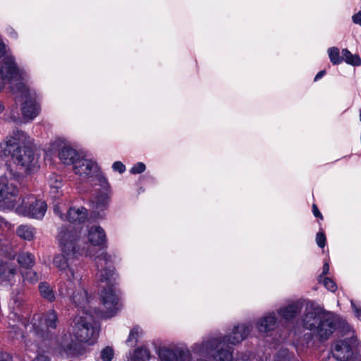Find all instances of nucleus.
<instances>
[{
    "mask_svg": "<svg viewBox=\"0 0 361 361\" xmlns=\"http://www.w3.org/2000/svg\"><path fill=\"white\" fill-rule=\"evenodd\" d=\"M80 231L73 226L61 227L58 238L61 246V253L54 257L53 264L61 271L70 274L73 262L83 254L85 256H92V250L88 248L85 251L81 247L80 241Z\"/></svg>",
    "mask_w": 361,
    "mask_h": 361,
    "instance_id": "obj_1",
    "label": "nucleus"
},
{
    "mask_svg": "<svg viewBox=\"0 0 361 361\" xmlns=\"http://www.w3.org/2000/svg\"><path fill=\"white\" fill-rule=\"evenodd\" d=\"M33 140L23 130L13 129L0 143L1 152L11 156L20 169L28 171L34 165L35 157L31 145Z\"/></svg>",
    "mask_w": 361,
    "mask_h": 361,
    "instance_id": "obj_2",
    "label": "nucleus"
},
{
    "mask_svg": "<svg viewBox=\"0 0 361 361\" xmlns=\"http://www.w3.org/2000/svg\"><path fill=\"white\" fill-rule=\"evenodd\" d=\"M95 265L98 269L97 280L99 283H104L101 284L104 288L101 293L102 301L106 309V316L112 317L118 310V297L113 290L116 274L109 257L104 252L96 257Z\"/></svg>",
    "mask_w": 361,
    "mask_h": 361,
    "instance_id": "obj_3",
    "label": "nucleus"
},
{
    "mask_svg": "<svg viewBox=\"0 0 361 361\" xmlns=\"http://www.w3.org/2000/svg\"><path fill=\"white\" fill-rule=\"evenodd\" d=\"M58 324V316L54 310H50L43 315L35 314L32 322L25 325L29 332L25 339V345L27 350H35L38 342L51 339L53 336L52 330H55Z\"/></svg>",
    "mask_w": 361,
    "mask_h": 361,
    "instance_id": "obj_4",
    "label": "nucleus"
},
{
    "mask_svg": "<svg viewBox=\"0 0 361 361\" xmlns=\"http://www.w3.org/2000/svg\"><path fill=\"white\" fill-rule=\"evenodd\" d=\"M302 326L312 331L320 341H326L336 329V319L332 315L312 307H307L302 316Z\"/></svg>",
    "mask_w": 361,
    "mask_h": 361,
    "instance_id": "obj_5",
    "label": "nucleus"
},
{
    "mask_svg": "<svg viewBox=\"0 0 361 361\" xmlns=\"http://www.w3.org/2000/svg\"><path fill=\"white\" fill-rule=\"evenodd\" d=\"M78 308V313L73 318L71 324L73 334L78 342L92 343V341L98 336V328L93 316L87 312L86 307Z\"/></svg>",
    "mask_w": 361,
    "mask_h": 361,
    "instance_id": "obj_6",
    "label": "nucleus"
},
{
    "mask_svg": "<svg viewBox=\"0 0 361 361\" xmlns=\"http://www.w3.org/2000/svg\"><path fill=\"white\" fill-rule=\"evenodd\" d=\"M59 294L63 297H69L72 302L78 307H85L88 303L87 293L80 286V276L71 269L70 274L66 273L65 280L58 283Z\"/></svg>",
    "mask_w": 361,
    "mask_h": 361,
    "instance_id": "obj_7",
    "label": "nucleus"
},
{
    "mask_svg": "<svg viewBox=\"0 0 361 361\" xmlns=\"http://www.w3.org/2000/svg\"><path fill=\"white\" fill-rule=\"evenodd\" d=\"M1 76L11 84V90L13 92L27 96L28 88L20 80L21 75L13 56H6L1 63L0 68Z\"/></svg>",
    "mask_w": 361,
    "mask_h": 361,
    "instance_id": "obj_8",
    "label": "nucleus"
},
{
    "mask_svg": "<svg viewBox=\"0 0 361 361\" xmlns=\"http://www.w3.org/2000/svg\"><path fill=\"white\" fill-rule=\"evenodd\" d=\"M23 306L22 298L17 297L13 298L9 305L10 312L8 315L9 332L16 338H24L23 334L20 332L19 324L25 327L27 324L22 321Z\"/></svg>",
    "mask_w": 361,
    "mask_h": 361,
    "instance_id": "obj_9",
    "label": "nucleus"
},
{
    "mask_svg": "<svg viewBox=\"0 0 361 361\" xmlns=\"http://www.w3.org/2000/svg\"><path fill=\"white\" fill-rule=\"evenodd\" d=\"M47 209V205L44 201L38 200L35 197H30L23 201L22 204L16 208L18 214L34 218L37 219H42Z\"/></svg>",
    "mask_w": 361,
    "mask_h": 361,
    "instance_id": "obj_10",
    "label": "nucleus"
},
{
    "mask_svg": "<svg viewBox=\"0 0 361 361\" xmlns=\"http://www.w3.org/2000/svg\"><path fill=\"white\" fill-rule=\"evenodd\" d=\"M88 239L91 245L87 243H83L84 246L82 247L85 248V251H86L88 248L92 250V257L95 256L94 259L97 256L101 255L102 252H105L109 257L110 260H111V257L102 249H96L95 246H99L103 245L106 242V234L104 229L99 226H93L88 231ZM112 262V261H111Z\"/></svg>",
    "mask_w": 361,
    "mask_h": 361,
    "instance_id": "obj_11",
    "label": "nucleus"
},
{
    "mask_svg": "<svg viewBox=\"0 0 361 361\" xmlns=\"http://www.w3.org/2000/svg\"><path fill=\"white\" fill-rule=\"evenodd\" d=\"M18 189L6 178H0V209H9L14 207L15 198Z\"/></svg>",
    "mask_w": 361,
    "mask_h": 361,
    "instance_id": "obj_12",
    "label": "nucleus"
},
{
    "mask_svg": "<svg viewBox=\"0 0 361 361\" xmlns=\"http://www.w3.org/2000/svg\"><path fill=\"white\" fill-rule=\"evenodd\" d=\"M56 350L61 356H76L79 353V344L73 340L71 334H63L57 340Z\"/></svg>",
    "mask_w": 361,
    "mask_h": 361,
    "instance_id": "obj_13",
    "label": "nucleus"
},
{
    "mask_svg": "<svg viewBox=\"0 0 361 361\" xmlns=\"http://www.w3.org/2000/svg\"><path fill=\"white\" fill-rule=\"evenodd\" d=\"M94 176H97V181L102 191L93 198L92 204L97 210L103 211L109 204L110 185L107 179L99 173V171Z\"/></svg>",
    "mask_w": 361,
    "mask_h": 361,
    "instance_id": "obj_14",
    "label": "nucleus"
},
{
    "mask_svg": "<svg viewBox=\"0 0 361 361\" xmlns=\"http://www.w3.org/2000/svg\"><path fill=\"white\" fill-rule=\"evenodd\" d=\"M158 355L160 361H188L190 358L188 349L161 347L159 349Z\"/></svg>",
    "mask_w": 361,
    "mask_h": 361,
    "instance_id": "obj_15",
    "label": "nucleus"
},
{
    "mask_svg": "<svg viewBox=\"0 0 361 361\" xmlns=\"http://www.w3.org/2000/svg\"><path fill=\"white\" fill-rule=\"evenodd\" d=\"M73 165L74 172L81 177L93 176L99 171L97 164L92 159L79 157Z\"/></svg>",
    "mask_w": 361,
    "mask_h": 361,
    "instance_id": "obj_16",
    "label": "nucleus"
},
{
    "mask_svg": "<svg viewBox=\"0 0 361 361\" xmlns=\"http://www.w3.org/2000/svg\"><path fill=\"white\" fill-rule=\"evenodd\" d=\"M54 145L59 147L58 157L64 164H73L75 161L80 157L75 149L63 143L61 140H56L54 144Z\"/></svg>",
    "mask_w": 361,
    "mask_h": 361,
    "instance_id": "obj_17",
    "label": "nucleus"
},
{
    "mask_svg": "<svg viewBox=\"0 0 361 361\" xmlns=\"http://www.w3.org/2000/svg\"><path fill=\"white\" fill-rule=\"evenodd\" d=\"M21 96L27 98L21 107L23 118L25 122L32 121L39 114L40 108L37 102L31 98L29 90L27 96L22 94Z\"/></svg>",
    "mask_w": 361,
    "mask_h": 361,
    "instance_id": "obj_18",
    "label": "nucleus"
},
{
    "mask_svg": "<svg viewBox=\"0 0 361 361\" xmlns=\"http://www.w3.org/2000/svg\"><path fill=\"white\" fill-rule=\"evenodd\" d=\"M331 352L334 357L340 361L348 360L353 355L350 344L345 340L336 342Z\"/></svg>",
    "mask_w": 361,
    "mask_h": 361,
    "instance_id": "obj_19",
    "label": "nucleus"
},
{
    "mask_svg": "<svg viewBox=\"0 0 361 361\" xmlns=\"http://www.w3.org/2000/svg\"><path fill=\"white\" fill-rule=\"evenodd\" d=\"M302 303L295 302L278 310V314L286 321L293 319L302 310Z\"/></svg>",
    "mask_w": 361,
    "mask_h": 361,
    "instance_id": "obj_20",
    "label": "nucleus"
},
{
    "mask_svg": "<svg viewBox=\"0 0 361 361\" xmlns=\"http://www.w3.org/2000/svg\"><path fill=\"white\" fill-rule=\"evenodd\" d=\"M87 211L85 207H71L68 210L65 220L71 223H82L87 219Z\"/></svg>",
    "mask_w": 361,
    "mask_h": 361,
    "instance_id": "obj_21",
    "label": "nucleus"
},
{
    "mask_svg": "<svg viewBox=\"0 0 361 361\" xmlns=\"http://www.w3.org/2000/svg\"><path fill=\"white\" fill-rule=\"evenodd\" d=\"M276 326V317L274 312L262 317L257 323V328L261 332L273 331Z\"/></svg>",
    "mask_w": 361,
    "mask_h": 361,
    "instance_id": "obj_22",
    "label": "nucleus"
},
{
    "mask_svg": "<svg viewBox=\"0 0 361 361\" xmlns=\"http://www.w3.org/2000/svg\"><path fill=\"white\" fill-rule=\"evenodd\" d=\"M18 271L17 267L11 262L0 264V279L2 281L11 282Z\"/></svg>",
    "mask_w": 361,
    "mask_h": 361,
    "instance_id": "obj_23",
    "label": "nucleus"
},
{
    "mask_svg": "<svg viewBox=\"0 0 361 361\" xmlns=\"http://www.w3.org/2000/svg\"><path fill=\"white\" fill-rule=\"evenodd\" d=\"M16 260L23 269H30L35 264V257L30 252H19L16 255Z\"/></svg>",
    "mask_w": 361,
    "mask_h": 361,
    "instance_id": "obj_24",
    "label": "nucleus"
},
{
    "mask_svg": "<svg viewBox=\"0 0 361 361\" xmlns=\"http://www.w3.org/2000/svg\"><path fill=\"white\" fill-rule=\"evenodd\" d=\"M38 289L40 295L49 302H54L56 299L55 292L52 287L47 282H41L39 284Z\"/></svg>",
    "mask_w": 361,
    "mask_h": 361,
    "instance_id": "obj_25",
    "label": "nucleus"
},
{
    "mask_svg": "<svg viewBox=\"0 0 361 361\" xmlns=\"http://www.w3.org/2000/svg\"><path fill=\"white\" fill-rule=\"evenodd\" d=\"M17 235L25 240H32L36 233L35 228L30 225H20L17 228Z\"/></svg>",
    "mask_w": 361,
    "mask_h": 361,
    "instance_id": "obj_26",
    "label": "nucleus"
},
{
    "mask_svg": "<svg viewBox=\"0 0 361 361\" xmlns=\"http://www.w3.org/2000/svg\"><path fill=\"white\" fill-rule=\"evenodd\" d=\"M342 59L346 63L357 66L361 65V59L357 54H353L348 49L342 50Z\"/></svg>",
    "mask_w": 361,
    "mask_h": 361,
    "instance_id": "obj_27",
    "label": "nucleus"
},
{
    "mask_svg": "<svg viewBox=\"0 0 361 361\" xmlns=\"http://www.w3.org/2000/svg\"><path fill=\"white\" fill-rule=\"evenodd\" d=\"M150 358V353L145 348H137L128 361H148Z\"/></svg>",
    "mask_w": 361,
    "mask_h": 361,
    "instance_id": "obj_28",
    "label": "nucleus"
},
{
    "mask_svg": "<svg viewBox=\"0 0 361 361\" xmlns=\"http://www.w3.org/2000/svg\"><path fill=\"white\" fill-rule=\"evenodd\" d=\"M328 54L330 61L334 65L340 64L342 61V57L340 56V51L337 47H333L328 49Z\"/></svg>",
    "mask_w": 361,
    "mask_h": 361,
    "instance_id": "obj_29",
    "label": "nucleus"
},
{
    "mask_svg": "<svg viewBox=\"0 0 361 361\" xmlns=\"http://www.w3.org/2000/svg\"><path fill=\"white\" fill-rule=\"evenodd\" d=\"M22 276L24 281H27L30 283H35L39 280L38 274L32 270V269L22 271Z\"/></svg>",
    "mask_w": 361,
    "mask_h": 361,
    "instance_id": "obj_30",
    "label": "nucleus"
},
{
    "mask_svg": "<svg viewBox=\"0 0 361 361\" xmlns=\"http://www.w3.org/2000/svg\"><path fill=\"white\" fill-rule=\"evenodd\" d=\"M49 184L52 190L51 192H57L58 189H59L62 185L61 176L51 174L49 178Z\"/></svg>",
    "mask_w": 361,
    "mask_h": 361,
    "instance_id": "obj_31",
    "label": "nucleus"
},
{
    "mask_svg": "<svg viewBox=\"0 0 361 361\" xmlns=\"http://www.w3.org/2000/svg\"><path fill=\"white\" fill-rule=\"evenodd\" d=\"M294 357L286 349H282L278 352L274 361H293Z\"/></svg>",
    "mask_w": 361,
    "mask_h": 361,
    "instance_id": "obj_32",
    "label": "nucleus"
},
{
    "mask_svg": "<svg viewBox=\"0 0 361 361\" xmlns=\"http://www.w3.org/2000/svg\"><path fill=\"white\" fill-rule=\"evenodd\" d=\"M142 334V329L138 327H134L131 331L130 332L129 336L126 341L127 343H130L131 342H134L135 343L137 342V338L140 335Z\"/></svg>",
    "mask_w": 361,
    "mask_h": 361,
    "instance_id": "obj_33",
    "label": "nucleus"
},
{
    "mask_svg": "<svg viewBox=\"0 0 361 361\" xmlns=\"http://www.w3.org/2000/svg\"><path fill=\"white\" fill-rule=\"evenodd\" d=\"M114 357V350L110 347H106L101 351L102 361H111Z\"/></svg>",
    "mask_w": 361,
    "mask_h": 361,
    "instance_id": "obj_34",
    "label": "nucleus"
},
{
    "mask_svg": "<svg viewBox=\"0 0 361 361\" xmlns=\"http://www.w3.org/2000/svg\"><path fill=\"white\" fill-rule=\"evenodd\" d=\"M146 166L142 162L135 164L130 169V173L133 174H139L145 171Z\"/></svg>",
    "mask_w": 361,
    "mask_h": 361,
    "instance_id": "obj_35",
    "label": "nucleus"
},
{
    "mask_svg": "<svg viewBox=\"0 0 361 361\" xmlns=\"http://www.w3.org/2000/svg\"><path fill=\"white\" fill-rule=\"evenodd\" d=\"M324 286L331 292H335L337 289L336 283L329 278H324L323 281Z\"/></svg>",
    "mask_w": 361,
    "mask_h": 361,
    "instance_id": "obj_36",
    "label": "nucleus"
},
{
    "mask_svg": "<svg viewBox=\"0 0 361 361\" xmlns=\"http://www.w3.org/2000/svg\"><path fill=\"white\" fill-rule=\"evenodd\" d=\"M326 236L323 232H319L317 233L316 243L319 247H321V248L324 247V246L326 245Z\"/></svg>",
    "mask_w": 361,
    "mask_h": 361,
    "instance_id": "obj_37",
    "label": "nucleus"
},
{
    "mask_svg": "<svg viewBox=\"0 0 361 361\" xmlns=\"http://www.w3.org/2000/svg\"><path fill=\"white\" fill-rule=\"evenodd\" d=\"M112 168L115 171H118L120 173H123L126 171L125 165L121 161H115L112 165Z\"/></svg>",
    "mask_w": 361,
    "mask_h": 361,
    "instance_id": "obj_38",
    "label": "nucleus"
},
{
    "mask_svg": "<svg viewBox=\"0 0 361 361\" xmlns=\"http://www.w3.org/2000/svg\"><path fill=\"white\" fill-rule=\"evenodd\" d=\"M32 361H50L49 356L44 353L38 354Z\"/></svg>",
    "mask_w": 361,
    "mask_h": 361,
    "instance_id": "obj_39",
    "label": "nucleus"
},
{
    "mask_svg": "<svg viewBox=\"0 0 361 361\" xmlns=\"http://www.w3.org/2000/svg\"><path fill=\"white\" fill-rule=\"evenodd\" d=\"M54 212L56 215L59 216L62 220H65V216H63L60 209V207L58 204L54 206Z\"/></svg>",
    "mask_w": 361,
    "mask_h": 361,
    "instance_id": "obj_40",
    "label": "nucleus"
},
{
    "mask_svg": "<svg viewBox=\"0 0 361 361\" xmlns=\"http://www.w3.org/2000/svg\"><path fill=\"white\" fill-rule=\"evenodd\" d=\"M352 18L354 23L361 25V11L353 16Z\"/></svg>",
    "mask_w": 361,
    "mask_h": 361,
    "instance_id": "obj_41",
    "label": "nucleus"
},
{
    "mask_svg": "<svg viewBox=\"0 0 361 361\" xmlns=\"http://www.w3.org/2000/svg\"><path fill=\"white\" fill-rule=\"evenodd\" d=\"M0 361H12V357L6 353L0 352Z\"/></svg>",
    "mask_w": 361,
    "mask_h": 361,
    "instance_id": "obj_42",
    "label": "nucleus"
},
{
    "mask_svg": "<svg viewBox=\"0 0 361 361\" xmlns=\"http://www.w3.org/2000/svg\"><path fill=\"white\" fill-rule=\"evenodd\" d=\"M352 306L355 314V316L361 320V307H357L353 302H352Z\"/></svg>",
    "mask_w": 361,
    "mask_h": 361,
    "instance_id": "obj_43",
    "label": "nucleus"
},
{
    "mask_svg": "<svg viewBox=\"0 0 361 361\" xmlns=\"http://www.w3.org/2000/svg\"><path fill=\"white\" fill-rule=\"evenodd\" d=\"M312 212H313V214L314 215V216L319 217L321 219H323V216L316 204L312 205Z\"/></svg>",
    "mask_w": 361,
    "mask_h": 361,
    "instance_id": "obj_44",
    "label": "nucleus"
},
{
    "mask_svg": "<svg viewBox=\"0 0 361 361\" xmlns=\"http://www.w3.org/2000/svg\"><path fill=\"white\" fill-rule=\"evenodd\" d=\"M6 32L7 34L11 36L13 38L17 37V32L15 31V30L11 27H8L6 28Z\"/></svg>",
    "mask_w": 361,
    "mask_h": 361,
    "instance_id": "obj_45",
    "label": "nucleus"
},
{
    "mask_svg": "<svg viewBox=\"0 0 361 361\" xmlns=\"http://www.w3.org/2000/svg\"><path fill=\"white\" fill-rule=\"evenodd\" d=\"M7 221L0 215V230L8 226Z\"/></svg>",
    "mask_w": 361,
    "mask_h": 361,
    "instance_id": "obj_46",
    "label": "nucleus"
},
{
    "mask_svg": "<svg viewBox=\"0 0 361 361\" xmlns=\"http://www.w3.org/2000/svg\"><path fill=\"white\" fill-rule=\"evenodd\" d=\"M329 271V265L328 263H325L323 266L322 273L320 277H322V276L326 275L328 274Z\"/></svg>",
    "mask_w": 361,
    "mask_h": 361,
    "instance_id": "obj_47",
    "label": "nucleus"
},
{
    "mask_svg": "<svg viewBox=\"0 0 361 361\" xmlns=\"http://www.w3.org/2000/svg\"><path fill=\"white\" fill-rule=\"evenodd\" d=\"M343 329H344V331H345L344 334H346L347 332L350 333L351 334L350 338L353 339V332L351 331L350 326L348 325V324H345L343 326Z\"/></svg>",
    "mask_w": 361,
    "mask_h": 361,
    "instance_id": "obj_48",
    "label": "nucleus"
},
{
    "mask_svg": "<svg viewBox=\"0 0 361 361\" xmlns=\"http://www.w3.org/2000/svg\"><path fill=\"white\" fill-rule=\"evenodd\" d=\"M326 73L325 71H319L314 78V81H317L319 79H321Z\"/></svg>",
    "mask_w": 361,
    "mask_h": 361,
    "instance_id": "obj_49",
    "label": "nucleus"
},
{
    "mask_svg": "<svg viewBox=\"0 0 361 361\" xmlns=\"http://www.w3.org/2000/svg\"><path fill=\"white\" fill-rule=\"evenodd\" d=\"M5 79H4L2 77L0 78V92L5 87Z\"/></svg>",
    "mask_w": 361,
    "mask_h": 361,
    "instance_id": "obj_50",
    "label": "nucleus"
},
{
    "mask_svg": "<svg viewBox=\"0 0 361 361\" xmlns=\"http://www.w3.org/2000/svg\"><path fill=\"white\" fill-rule=\"evenodd\" d=\"M4 109H5V108H4V104H2V102L0 101V114H1V112H3V111H4Z\"/></svg>",
    "mask_w": 361,
    "mask_h": 361,
    "instance_id": "obj_51",
    "label": "nucleus"
},
{
    "mask_svg": "<svg viewBox=\"0 0 361 361\" xmlns=\"http://www.w3.org/2000/svg\"><path fill=\"white\" fill-rule=\"evenodd\" d=\"M11 120H12L13 121H14V122H16V121H18V118H16V117H13V116H11Z\"/></svg>",
    "mask_w": 361,
    "mask_h": 361,
    "instance_id": "obj_52",
    "label": "nucleus"
},
{
    "mask_svg": "<svg viewBox=\"0 0 361 361\" xmlns=\"http://www.w3.org/2000/svg\"><path fill=\"white\" fill-rule=\"evenodd\" d=\"M360 121H361V109L360 110Z\"/></svg>",
    "mask_w": 361,
    "mask_h": 361,
    "instance_id": "obj_53",
    "label": "nucleus"
}]
</instances>
